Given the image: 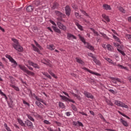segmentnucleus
<instances>
[{
  "instance_id": "9d476101",
  "label": "nucleus",
  "mask_w": 131,
  "mask_h": 131,
  "mask_svg": "<svg viewBox=\"0 0 131 131\" xmlns=\"http://www.w3.org/2000/svg\"><path fill=\"white\" fill-rule=\"evenodd\" d=\"M28 63L31 66H33V67H34V68H36L37 69H39V66L38 65H37V64L34 63L32 62V61H29V60L28 61Z\"/></svg>"
},
{
  "instance_id": "2f4dec72",
  "label": "nucleus",
  "mask_w": 131,
  "mask_h": 131,
  "mask_svg": "<svg viewBox=\"0 0 131 131\" xmlns=\"http://www.w3.org/2000/svg\"><path fill=\"white\" fill-rule=\"evenodd\" d=\"M58 6H59V4L55 2L53 4L52 9H53V10H55V9H57V8H58Z\"/></svg>"
},
{
  "instance_id": "79ce46f5",
  "label": "nucleus",
  "mask_w": 131,
  "mask_h": 131,
  "mask_svg": "<svg viewBox=\"0 0 131 131\" xmlns=\"http://www.w3.org/2000/svg\"><path fill=\"white\" fill-rule=\"evenodd\" d=\"M100 34L104 37V38H105V39H109V38L104 33H100Z\"/></svg>"
},
{
  "instance_id": "09e8293b",
  "label": "nucleus",
  "mask_w": 131,
  "mask_h": 131,
  "mask_svg": "<svg viewBox=\"0 0 131 131\" xmlns=\"http://www.w3.org/2000/svg\"><path fill=\"white\" fill-rule=\"evenodd\" d=\"M72 8H73V9H74L75 11H77V6L76 5H74V4H73V5H72Z\"/></svg>"
},
{
  "instance_id": "9b49d317",
  "label": "nucleus",
  "mask_w": 131,
  "mask_h": 131,
  "mask_svg": "<svg viewBox=\"0 0 131 131\" xmlns=\"http://www.w3.org/2000/svg\"><path fill=\"white\" fill-rule=\"evenodd\" d=\"M33 5L35 7H38V6H41V0H35L33 2Z\"/></svg>"
},
{
  "instance_id": "a211bd4d",
  "label": "nucleus",
  "mask_w": 131,
  "mask_h": 131,
  "mask_svg": "<svg viewBox=\"0 0 131 131\" xmlns=\"http://www.w3.org/2000/svg\"><path fill=\"white\" fill-rule=\"evenodd\" d=\"M103 8L104 9V10H106V11H108V10H111V7L110 5H108L107 4H104L103 5Z\"/></svg>"
},
{
  "instance_id": "dca6fc26",
  "label": "nucleus",
  "mask_w": 131,
  "mask_h": 131,
  "mask_svg": "<svg viewBox=\"0 0 131 131\" xmlns=\"http://www.w3.org/2000/svg\"><path fill=\"white\" fill-rule=\"evenodd\" d=\"M117 48V50L119 52V53H120V54H121L122 56H125V53H124L123 51L120 50V49H121V46L119 45Z\"/></svg>"
},
{
  "instance_id": "f3484780",
  "label": "nucleus",
  "mask_w": 131,
  "mask_h": 131,
  "mask_svg": "<svg viewBox=\"0 0 131 131\" xmlns=\"http://www.w3.org/2000/svg\"><path fill=\"white\" fill-rule=\"evenodd\" d=\"M76 62H77L79 64H81V65H84V62L81 60V58L76 57Z\"/></svg>"
},
{
  "instance_id": "4c0bfd02",
  "label": "nucleus",
  "mask_w": 131,
  "mask_h": 131,
  "mask_svg": "<svg viewBox=\"0 0 131 131\" xmlns=\"http://www.w3.org/2000/svg\"><path fill=\"white\" fill-rule=\"evenodd\" d=\"M72 95L74 96V97H75L76 98H77V99L79 100H81V97H80V96H79L77 94H75L74 93H73Z\"/></svg>"
},
{
  "instance_id": "f8f14e48",
  "label": "nucleus",
  "mask_w": 131,
  "mask_h": 131,
  "mask_svg": "<svg viewBox=\"0 0 131 131\" xmlns=\"http://www.w3.org/2000/svg\"><path fill=\"white\" fill-rule=\"evenodd\" d=\"M25 124L29 127H32V126H33V124H32V122H31V121L28 119L26 120V121L25 122Z\"/></svg>"
},
{
  "instance_id": "423d86ee",
  "label": "nucleus",
  "mask_w": 131,
  "mask_h": 131,
  "mask_svg": "<svg viewBox=\"0 0 131 131\" xmlns=\"http://www.w3.org/2000/svg\"><path fill=\"white\" fill-rule=\"evenodd\" d=\"M82 69L85 70V71H87L88 72L91 73V74H94V75H96L97 76H101V74L96 72H93L92 71H91L90 70L85 67L82 68Z\"/></svg>"
},
{
  "instance_id": "37998d69",
  "label": "nucleus",
  "mask_w": 131,
  "mask_h": 131,
  "mask_svg": "<svg viewBox=\"0 0 131 131\" xmlns=\"http://www.w3.org/2000/svg\"><path fill=\"white\" fill-rule=\"evenodd\" d=\"M106 103L107 105H110V106H113V103H112V102L109 100H106Z\"/></svg>"
},
{
  "instance_id": "2eb2a0df",
  "label": "nucleus",
  "mask_w": 131,
  "mask_h": 131,
  "mask_svg": "<svg viewBox=\"0 0 131 131\" xmlns=\"http://www.w3.org/2000/svg\"><path fill=\"white\" fill-rule=\"evenodd\" d=\"M120 122H121L122 124L124 125V126H126V127L128 126V123H127V121H124L123 119L121 118L120 119Z\"/></svg>"
},
{
  "instance_id": "b1692460",
  "label": "nucleus",
  "mask_w": 131,
  "mask_h": 131,
  "mask_svg": "<svg viewBox=\"0 0 131 131\" xmlns=\"http://www.w3.org/2000/svg\"><path fill=\"white\" fill-rule=\"evenodd\" d=\"M34 8L32 6H29L27 7V12H32L34 10Z\"/></svg>"
},
{
  "instance_id": "a878e982",
  "label": "nucleus",
  "mask_w": 131,
  "mask_h": 131,
  "mask_svg": "<svg viewBox=\"0 0 131 131\" xmlns=\"http://www.w3.org/2000/svg\"><path fill=\"white\" fill-rule=\"evenodd\" d=\"M52 28L55 32H57V33H61V31L60 29H58V28L54 26H53Z\"/></svg>"
},
{
  "instance_id": "bb28decb",
  "label": "nucleus",
  "mask_w": 131,
  "mask_h": 131,
  "mask_svg": "<svg viewBox=\"0 0 131 131\" xmlns=\"http://www.w3.org/2000/svg\"><path fill=\"white\" fill-rule=\"evenodd\" d=\"M93 61L97 65H101V62H100V60L97 59L96 57L93 59Z\"/></svg>"
},
{
  "instance_id": "69168bd1",
  "label": "nucleus",
  "mask_w": 131,
  "mask_h": 131,
  "mask_svg": "<svg viewBox=\"0 0 131 131\" xmlns=\"http://www.w3.org/2000/svg\"><path fill=\"white\" fill-rule=\"evenodd\" d=\"M23 103L25 105H27V106H29V103H28L27 102H26L25 100H23Z\"/></svg>"
},
{
  "instance_id": "39448f33",
  "label": "nucleus",
  "mask_w": 131,
  "mask_h": 131,
  "mask_svg": "<svg viewBox=\"0 0 131 131\" xmlns=\"http://www.w3.org/2000/svg\"><path fill=\"white\" fill-rule=\"evenodd\" d=\"M12 47L16 50L18 51V52H23V47L20 46L19 44L16 45L15 43H12Z\"/></svg>"
},
{
  "instance_id": "4468645a",
  "label": "nucleus",
  "mask_w": 131,
  "mask_h": 131,
  "mask_svg": "<svg viewBox=\"0 0 131 131\" xmlns=\"http://www.w3.org/2000/svg\"><path fill=\"white\" fill-rule=\"evenodd\" d=\"M84 94L87 98H90V99H94V96L92 95V94L86 91H84Z\"/></svg>"
},
{
  "instance_id": "473e14b6",
  "label": "nucleus",
  "mask_w": 131,
  "mask_h": 131,
  "mask_svg": "<svg viewBox=\"0 0 131 131\" xmlns=\"http://www.w3.org/2000/svg\"><path fill=\"white\" fill-rule=\"evenodd\" d=\"M34 43L35 45H36V46L37 48H38L39 50H42V47H41V46H40L39 45V44H38V43H37V42H36V41L34 40Z\"/></svg>"
},
{
  "instance_id": "680f3d73",
  "label": "nucleus",
  "mask_w": 131,
  "mask_h": 131,
  "mask_svg": "<svg viewBox=\"0 0 131 131\" xmlns=\"http://www.w3.org/2000/svg\"><path fill=\"white\" fill-rule=\"evenodd\" d=\"M73 125H75V126H77L78 125V121L73 122Z\"/></svg>"
},
{
  "instance_id": "c03bdc74",
  "label": "nucleus",
  "mask_w": 131,
  "mask_h": 131,
  "mask_svg": "<svg viewBox=\"0 0 131 131\" xmlns=\"http://www.w3.org/2000/svg\"><path fill=\"white\" fill-rule=\"evenodd\" d=\"M35 104L36 105L38 106V107H41V106H42V104L41 103H40V102H38V101H36L35 102Z\"/></svg>"
},
{
  "instance_id": "5701e85b",
  "label": "nucleus",
  "mask_w": 131,
  "mask_h": 131,
  "mask_svg": "<svg viewBox=\"0 0 131 131\" xmlns=\"http://www.w3.org/2000/svg\"><path fill=\"white\" fill-rule=\"evenodd\" d=\"M17 121L21 126H25V123H24L22 120L20 119H17Z\"/></svg>"
},
{
  "instance_id": "412c9836",
  "label": "nucleus",
  "mask_w": 131,
  "mask_h": 131,
  "mask_svg": "<svg viewBox=\"0 0 131 131\" xmlns=\"http://www.w3.org/2000/svg\"><path fill=\"white\" fill-rule=\"evenodd\" d=\"M102 18H104V19L107 22L110 21V19H109V16L106 15V14H103L102 15Z\"/></svg>"
},
{
  "instance_id": "49530a36",
  "label": "nucleus",
  "mask_w": 131,
  "mask_h": 131,
  "mask_svg": "<svg viewBox=\"0 0 131 131\" xmlns=\"http://www.w3.org/2000/svg\"><path fill=\"white\" fill-rule=\"evenodd\" d=\"M88 56H89V57H91V58H93V59L95 58V56H94V54L92 53H88Z\"/></svg>"
},
{
  "instance_id": "774afa93",
  "label": "nucleus",
  "mask_w": 131,
  "mask_h": 131,
  "mask_svg": "<svg viewBox=\"0 0 131 131\" xmlns=\"http://www.w3.org/2000/svg\"><path fill=\"white\" fill-rule=\"evenodd\" d=\"M48 130L49 131H54V130L53 129H52V128L51 127H49L47 128Z\"/></svg>"
},
{
  "instance_id": "20e7f679",
  "label": "nucleus",
  "mask_w": 131,
  "mask_h": 131,
  "mask_svg": "<svg viewBox=\"0 0 131 131\" xmlns=\"http://www.w3.org/2000/svg\"><path fill=\"white\" fill-rule=\"evenodd\" d=\"M6 58H7L10 61V62H11V63H13V67H16L17 65H18V63H17V62L13 59V57H12L10 55L6 54Z\"/></svg>"
},
{
  "instance_id": "c85d7f7f",
  "label": "nucleus",
  "mask_w": 131,
  "mask_h": 131,
  "mask_svg": "<svg viewBox=\"0 0 131 131\" xmlns=\"http://www.w3.org/2000/svg\"><path fill=\"white\" fill-rule=\"evenodd\" d=\"M35 99L36 100L38 101V102H41V103H43V104H44L45 105H46V102H45V101H43V100H42V99L39 98L37 96L35 97Z\"/></svg>"
},
{
  "instance_id": "72a5a7b5",
  "label": "nucleus",
  "mask_w": 131,
  "mask_h": 131,
  "mask_svg": "<svg viewBox=\"0 0 131 131\" xmlns=\"http://www.w3.org/2000/svg\"><path fill=\"white\" fill-rule=\"evenodd\" d=\"M113 37L116 40V41L120 42V39L117 36H115V35H113Z\"/></svg>"
},
{
  "instance_id": "c756f323",
  "label": "nucleus",
  "mask_w": 131,
  "mask_h": 131,
  "mask_svg": "<svg viewBox=\"0 0 131 131\" xmlns=\"http://www.w3.org/2000/svg\"><path fill=\"white\" fill-rule=\"evenodd\" d=\"M27 116L29 118V120H31V121L34 122V119L33 118V117H32V116H31V115L27 114Z\"/></svg>"
},
{
  "instance_id": "4d7b16f0",
  "label": "nucleus",
  "mask_w": 131,
  "mask_h": 131,
  "mask_svg": "<svg viewBox=\"0 0 131 131\" xmlns=\"http://www.w3.org/2000/svg\"><path fill=\"white\" fill-rule=\"evenodd\" d=\"M44 123H46V124H51V123L47 120H45L43 121Z\"/></svg>"
},
{
  "instance_id": "6e6d98bb",
  "label": "nucleus",
  "mask_w": 131,
  "mask_h": 131,
  "mask_svg": "<svg viewBox=\"0 0 131 131\" xmlns=\"http://www.w3.org/2000/svg\"><path fill=\"white\" fill-rule=\"evenodd\" d=\"M91 30H92V31L94 32V33H95V34L96 35H97L98 36V35H99V34H98V32L95 31V30L93 29H91Z\"/></svg>"
},
{
  "instance_id": "e433bc0d",
  "label": "nucleus",
  "mask_w": 131,
  "mask_h": 131,
  "mask_svg": "<svg viewBox=\"0 0 131 131\" xmlns=\"http://www.w3.org/2000/svg\"><path fill=\"white\" fill-rule=\"evenodd\" d=\"M80 12L82 13L83 15H85V16H86V17L90 18V15H89V14H88V13H86V12H85V11H84V10L80 9Z\"/></svg>"
},
{
  "instance_id": "c9c22d12",
  "label": "nucleus",
  "mask_w": 131,
  "mask_h": 131,
  "mask_svg": "<svg viewBox=\"0 0 131 131\" xmlns=\"http://www.w3.org/2000/svg\"><path fill=\"white\" fill-rule=\"evenodd\" d=\"M10 86H11L12 89H14L15 91H16V92H19V88H18L17 86H16L14 85H10Z\"/></svg>"
},
{
  "instance_id": "ea45409f",
  "label": "nucleus",
  "mask_w": 131,
  "mask_h": 131,
  "mask_svg": "<svg viewBox=\"0 0 131 131\" xmlns=\"http://www.w3.org/2000/svg\"><path fill=\"white\" fill-rule=\"evenodd\" d=\"M42 74L43 75H45V76H46V77H48L50 79H52V77H51V76L50 75H49V74H48L47 73H42Z\"/></svg>"
},
{
  "instance_id": "a18cd8bd",
  "label": "nucleus",
  "mask_w": 131,
  "mask_h": 131,
  "mask_svg": "<svg viewBox=\"0 0 131 131\" xmlns=\"http://www.w3.org/2000/svg\"><path fill=\"white\" fill-rule=\"evenodd\" d=\"M75 16L76 18H79V17H80V15H79V13L76 12V11H75Z\"/></svg>"
},
{
  "instance_id": "f03ea898",
  "label": "nucleus",
  "mask_w": 131,
  "mask_h": 131,
  "mask_svg": "<svg viewBox=\"0 0 131 131\" xmlns=\"http://www.w3.org/2000/svg\"><path fill=\"white\" fill-rule=\"evenodd\" d=\"M18 67L20 68V69H21V70L24 71V72H25V73L28 74V75H34V73L28 71L25 66L19 64Z\"/></svg>"
},
{
  "instance_id": "3c124183",
  "label": "nucleus",
  "mask_w": 131,
  "mask_h": 131,
  "mask_svg": "<svg viewBox=\"0 0 131 131\" xmlns=\"http://www.w3.org/2000/svg\"><path fill=\"white\" fill-rule=\"evenodd\" d=\"M116 80H117V82H119V83H122V81L119 78H116Z\"/></svg>"
},
{
  "instance_id": "0e129e2a",
  "label": "nucleus",
  "mask_w": 131,
  "mask_h": 131,
  "mask_svg": "<svg viewBox=\"0 0 131 131\" xmlns=\"http://www.w3.org/2000/svg\"><path fill=\"white\" fill-rule=\"evenodd\" d=\"M113 43H114V47H115L116 48H117L119 46V44L118 43L114 42Z\"/></svg>"
},
{
  "instance_id": "8fccbe9b",
  "label": "nucleus",
  "mask_w": 131,
  "mask_h": 131,
  "mask_svg": "<svg viewBox=\"0 0 131 131\" xmlns=\"http://www.w3.org/2000/svg\"><path fill=\"white\" fill-rule=\"evenodd\" d=\"M49 73H50V74H51V75H52V76L54 77V78H57V76H56V75H55V74H54V73L49 72Z\"/></svg>"
},
{
  "instance_id": "ddd939ff",
  "label": "nucleus",
  "mask_w": 131,
  "mask_h": 131,
  "mask_svg": "<svg viewBox=\"0 0 131 131\" xmlns=\"http://www.w3.org/2000/svg\"><path fill=\"white\" fill-rule=\"evenodd\" d=\"M47 48L50 51H54L56 49V46L53 45V44H50L47 46Z\"/></svg>"
},
{
  "instance_id": "603ef678",
  "label": "nucleus",
  "mask_w": 131,
  "mask_h": 131,
  "mask_svg": "<svg viewBox=\"0 0 131 131\" xmlns=\"http://www.w3.org/2000/svg\"><path fill=\"white\" fill-rule=\"evenodd\" d=\"M119 11H120L121 12H122V13H125V10H124V9H123V8L122 7H121L119 8Z\"/></svg>"
},
{
  "instance_id": "7ed1b4c3",
  "label": "nucleus",
  "mask_w": 131,
  "mask_h": 131,
  "mask_svg": "<svg viewBox=\"0 0 131 131\" xmlns=\"http://www.w3.org/2000/svg\"><path fill=\"white\" fill-rule=\"evenodd\" d=\"M115 104L117 106H119V107H122L123 108H125L126 109H128V105H126L125 104H124V103L118 100H115Z\"/></svg>"
},
{
  "instance_id": "338daca9",
  "label": "nucleus",
  "mask_w": 131,
  "mask_h": 131,
  "mask_svg": "<svg viewBox=\"0 0 131 131\" xmlns=\"http://www.w3.org/2000/svg\"><path fill=\"white\" fill-rule=\"evenodd\" d=\"M66 115L67 116H70L71 115V112H67Z\"/></svg>"
},
{
  "instance_id": "e2e57ef3",
  "label": "nucleus",
  "mask_w": 131,
  "mask_h": 131,
  "mask_svg": "<svg viewBox=\"0 0 131 131\" xmlns=\"http://www.w3.org/2000/svg\"><path fill=\"white\" fill-rule=\"evenodd\" d=\"M78 124L79 126H83V124H82V123H81L78 121Z\"/></svg>"
},
{
  "instance_id": "aec40b11",
  "label": "nucleus",
  "mask_w": 131,
  "mask_h": 131,
  "mask_svg": "<svg viewBox=\"0 0 131 131\" xmlns=\"http://www.w3.org/2000/svg\"><path fill=\"white\" fill-rule=\"evenodd\" d=\"M106 48L108 51H110V52H113V50H114V48H113V47H112V46H111L110 44H107L106 45Z\"/></svg>"
},
{
  "instance_id": "393cba45",
  "label": "nucleus",
  "mask_w": 131,
  "mask_h": 131,
  "mask_svg": "<svg viewBox=\"0 0 131 131\" xmlns=\"http://www.w3.org/2000/svg\"><path fill=\"white\" fill-rule=\"evenodd\" d=\"M75 25L77 26L78 28L80 29V30H83V29H82V26H80V25H79V24L77 21H75Z\"/></svg>"
},
{
  "instance_id": "f257e3e1",
  "label": "nucleus",
  "mask_w": 131,
  "mask_h": 131,
  "mask_svg": "<svg viewBox=\"0 0 131 131\" xmlns=\"http://www.w3.org/2000/svg\"><path fill=\"white\" fill-rule=\"evenodd\" d=\"M104 60H106L108 63L110 64H112L114 66H118V67H120V68H122L123 69H126V67H124V66L121 65V64H117L116 62H113V60L112 59L108 58V57H104Z\"/></svg>"
},
{
  "instance_id": "13d9d810",
  "label": "nucleus",
  "mask_w": 131,
  "mask_h": 131,
  "mask_svg": "<svg viewBox=\"0 0 131 131\" xmlns=\"http://www.w3.org/2000/svg\"><path fill=\"white\" fill-rule=\"evenodd\" d=\"M80 114H82V115H85V116H88V114L84 113L83 112H79Z\"/></svg>"
},
{
  "instance_id": "cd10ccee",
  "label": "nucleus",
  "mask_w": 131,
  "mask_h": 131,
  "mask_svg": "<svg viewBox=\"0 0 131 131\" xmlns=\"http://www.w3.org/2000/svg\"><path fill=\"white\" fill-rule=\"evenodd\" d=\"M79 37L80 40H81V41L82 42H83L84 45H86L87 43L85 42V40L84 39V38H83V37L80 36V35H79Z\"/></svg>"
},
{
  "instance_id": "58836bf2",
  "label": "nucleus",
  "mask_w": 131,
  "mask_h": 131,
  "mask_svg": "<svg viewBox=\"0 0 131 131\" xmlns=\"http://www.w3.org/2000/svg\"><path fill=\"white\" fill-rule=\"evenodd\" d=\"M55 14L56 16H58V17H62V13L60 12L59 11H55Z\"/></svg>"
},
{
  "instance_id": "7c9ffc66",
  "label": "nucleus",
  "mask_w": 131,
  "mask_h": 131,
  "mask_svg": "<svg viewBox=\"0 0 131 131\" xmlns=\"http://www.w3.org/2000/svg\"><path fill=\"white\" fill-rule=\"evenodd\" d=\"M118 112L119 114H120L121 115H122V116H124V117H126V118H127V119H130V118H129V117L126 116V115H124V114L121 113L120 111H118Z\"/></svg>"
},
{
  "instance_id": "1a4fd4ad",
  "label": "nucleus",
  "mask_w": 131,
  "mask_h": 131,
  "mask_svg": "<svg viewBox=\"0 0 131 131\" xmlns=\"http://www.w3.org/2000/svg\"><path fill=\"white\" fill-rule=\"evenodd\" d=\"M66 14L67 16H70V13L71 12V9L69 6H67L65 7Z\"/></svg>"
},
{
  "instance_id": "6ab92c4d",
  "label": "nucleus",
  "mask_w": 131,
  "mask_h": 131,
  "mask_svg": "<svg viewBox=\"0 0 131 131\" xmlns=\"http://www.w3.org/2000/svg\"><path fill=\"white\" fill-rule=\"evenodd\" d=\"M86 48L87 49H89V50H91V51H94V47L91 46L89 43H86L85 45Z\"/></svg>"
},
{
  "instance_id": "de8ad7c7",
  "label": "nucleus",
  "mask_w": 131,
  "mask_h": 131,
  "mask_svg": "<svg viewBox=\"0 0 131 131\" xmlns=\"http://www.w3.org/2000/svg\"><path fill=\"white\" fill-rule=\"evenodd\" d=\"M72 108L74 111H77V108L75 105H74V104H72Z\"/></svg>"
},
{
  "instance_id": "5fc2aeb1",
  "label": "nucleus",
  "mask_w": 131,
  "mask_h": 131,
  "mask_svg": "<svg viewBox=\"0 0 131 131\" xmlns=\"http://www.w3.org/2000/svg\"><path fill=\"white\" fill-rule=\"evenodd\" d=\"M91 30H92V31L94 32V33H95V34L96 35H97L98 36V35H99V34H98V32L95 31V30L93 29H91Z\"/></svg>"
},
{
  "instance_id": "864d4df0",
  "label": "nucleus",
  "mask_w": 131,
  "mask_h": 131,
  "mask_svg": "<svg viewBox=\"0 0 131 131\" xmlns=\"http://www.w3.org/2000/svg\"><path fill=\"white\" fill-rule=\"evenodd\" d=\"M112 82L115 83V84H117V80H116V78H113L112 79Z\"/></svg>"
},
{
  "instance_id": "bf43d9fd",
  "label": "nucleus",
  "mask_w": 131,
  "mask_h": 131,
  "mask_svg": "<svg viewBox=\"0 0 131 131\" xmlns=\"http://www.w3.org/2000/svg\"><path fill=\"white\" fill-rule=\"evenodd\" d=\"M50 23H51V24H52L53 25H54L55 26H57V25H56V23H55V21L50 20Z\"/></svg>"
},
{
  "instance_id": "6e6552de",
  "label": "nucleus",
  "mask_w": 131,
  "mask_h": 131,
  "mask_svg": "<svg viewBox=\"0 0 131 131\" xmlns=\"http://www.w3.org/2000/svg\"><path fill=\"white\" fill-rule=\"evenodd\" d=\"M57 24V26L59 27V28H60V29H61L62 30H64V31H65V30H66V29H67L66 26H64L63 24H62L59 21H58Z\"/></svg>"
},
{
  "instance_id": "f704fd0d",
  "label": "nucleus",
  "mask_w": 131,
  "mask_h": 131,
  "mask_svg": "<svg viewBox=\"0 0 131 131\" xmlns=\"http://www.w3.org/2000/svg\"><path fill=\"white\" fill-rule=\"evenodd\" d=\"M11 40H12V41L14 42L13 43H14L15 45H19V42L16 39L12 38L11 39Z\"/></svg>"
},
{
  "instance_id": "052dcab7",
  "label": "nucleus",
  "mask_w": 131,
  "mask_h": 131,
  "mask_svg": "<svg viewBox=\"0 0 131 131\" xmlns=\"http://www.w3.org/2000/svg\"><path fill=\"white\" fill-rule=\"evenodd\" d=\"M101 119H102L103 121H104V122H106V120L105 119V118H104V117L101 115L100 116Z\"/></svg>"
},
{
  "instance_id": "0eeeda50",
  "label": "nucleus",
  "mask_w": 131,
  "mask_h": 131,
  "mask_svg": "<svg viewBox=\"0 0 131 131\" xmlns=\"http://www.w3.org/2000/svg\"><path fill=\"white\" fill-rule=\"evenodd\" d=\"M67 38L69 40H73V39H76V37L73 34L68 33L67 35Z\"/></svg>"
},
{
  "instance_id": "a19ab883",
  "label": "nucleus",
  "mask_w": 131,
  "mask_h": 131,
  "mask_svg": "<svg viewBox=\"0 0 131 131\" xmlns=\"http://www.w3.org/2000/svg\"><path fill=\"white\" fill-rule=\"evenodd\" d=\"M60 98H61L64 101H68V100L69 99V98H67L66 96H65L60 95Z\"/></svg>"
},
{
  "instance_id": "4be33fe9",
  "label": "nucleus",
  "mask_w": 131,
  "mask_h": 131,
  "mask_svg": "<svg viewBox=\"0 0 131 131\" xmlns=\"http://www.w3.org/2000/svg\"><path fill=\"white\" fill-rule=\"evenodd\" d=\"M31 46L33 48V51H34L35 52H37V53H39L40 52V51H39V49H38V48H37V47H35V46H34V45L32 44Z\"/></svg>"
}]
</instances>
